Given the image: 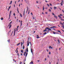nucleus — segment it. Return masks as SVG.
Instances as JSON below:
<instances>
[{
	"label": "nucleus",
	"mask_w": 64,
	"mask_h": 64,
	"mask_svg": "<svg viewBox=\"0 0 64 64\" xmlns=\"http://www.w3.org/2000/svg\"><path fill=\"white\" fill-rule=\"evenodd\" d=\"M23 50H22L21 51V52L22 53H23Z\"/></svg>",
	"instance_id": "nucleus-32"
},
{
	"label": "nucleus",
	"mask_w": 64,
	"mask_h": 64,
	"mask_svg": "<svg viewBox=\"0 0 64 64\" xmlns=\"http://www.w3.org/2000/svg\"><path fill=\"white\" fill-rule=\"evenodd\" d=\"M45 30H44L43 31V32H46V31L47 32V29H48V31H51L52 30L50 29V28H49L48 27L46 28L45 29Z\"/></svg>",
	"instance_id": "nucleus-1"
},
{
	"label": "nucleus",
	"mask_w": 64,
	"mask_h": 64,
	"mask_svg": "<svg viewBox=\"0 0 64 64\" xmlns=\"http://www.w3.org/2000/svg\"><path fill=\"white\" fill-rule=\"evenodd\" d=\"M27 8L28 9V10H27V11H26V13H27V12L28 11V9H29V8H28V7H27Z\"/></svg>",
	"instance_id": "nucleus-19"
},
{
	"label": "nucleus",
	"mask_w": 64,
	"mask_h": 64,
	"mask_svg": "<svg viewBox=\"0 0 64 64\" xmlns=\"http://www.w3.org/2000/svg\"><path fill=\"white\" fill-rule=\"evenodd\" d=\"M58 32H59L60 33H61V32L59 30H58Z\"/></svg>",
	"instance_id": "nucleus-40"
},
{
	"label": "nucleus",
	"mask_w": 64,
	"mask_h": 64,
	"mask_svg": "<svg viewBox=\"0 0 64 64\" xmlns=\"http://www.w3.org/2000/svg\"><path fill=\"white\" fill-rule=\"evenodd\" d=\"M18 27H19V26H17V28H16V30H17V31H18Z\"/></svg>",
	"instance_id": "nucleus-18"
},
{
	"label": "nucleus",
	"mask_w": 64,
	"mask_h": 64,
	"mask_svg": "<svg viewBox=\"0 0 64 64\" xmlns=\"http://www.w3.org/2000/svg\"><path fill=\"white\" fill-rule=\"evenodd\" d=\"M24 14H25V10H24V14H23V16H24Z\"/></svg>",
	"instance_id": "nucleus-30"
},
{
	"label": "nucleus",
	"mask_w": 64,
	"mask_h": 64,
	"mask_svg": "<svg viewBox=\"0 0 64 64\" xmlns=\"http://www.w3.org/2000/svg\"><path fill=\"white\" fill-rule=\"evenodd\" d=\"M54 10H55L56 9H57V7L55 6H54Z\"/></svg>",
	"instance_id": "nucleus-13"
},
{
	"label": "nucleus",
	"mask_w": 64,
	"mask_h": 64,
	"mask_svg": "<svg viewBox=\"0 0 64 64\" xmlns=\"http://www.w3.org/2000/svg\"><path fill=\"white\" fill-rule=\"evenodd\" d=\"M50 6H52V4L51 3H50Z\"/></svg>",
	"instance_id": "nucleus-39"
},
{
	"label": "nucleus",
	"mask_w": 64,
	"mask_h": 64,
	"mask_svg": "<svg viewBox=\"0 0 64 64\" xmlns=\"http://www.w3.org/2000/svg\"><path fill=\"white\" fill-rule=\"evenodd\" d=\"M8 43H10V40L8 39Z\"/></svg>",
	"instance_id": "nucleus-23"
},
{
	"label": "nucleus",
	"mask_w": 64,
	"mask_h": 64,
	"mask_svg": "<svg viewBox=\"0 0 64 64\" xmlns=\"http://www.w3.org/2000/svg\"><path fill=\"white\" fill-rule=\"evenodd\" d=\"M54 17H55V18H56V19H57V16H56L54 15Z\"/></svg>",
	"instance_id": "nucleus-24"
},
{
	"label": "nucleus",
	"mask_w": 64,
	"mask_h": 64,
	"mask_svg": "<svg viewBox=\"0 0 64 64\" xmlns=\"http://www.w3.org/2000/svg\"><path fill=\"white\" fill-rule=\"evenodd\" d=\"M62 12H64V10H62Z\"/></svg>",
	"instance_id": "nucleus-49"
},
{
	"label": "nucleus",
	"mask_w": 64,
	"mask_h": 64,
	"mask_svg": "<svg viewBox=\"0 0 64 64\" xmlns=\"http://www.w3.org/2000/svg\"><path fill=\"white\" fill-rule=\"evenodd\" d=\"M60 24H61V25H62V26H64V24H62V23H60Z\"/></svg>",
	"instance_id": "nucleus-16"
},
{
	"label": "nucleus",
	"mask_w": 64,
	"mask_h": 64,
	"mask_svg": "<svg viewBox=\"0 0 64 64\" xmlns=\"http://www.w3.org/2000/svg\"><path fill=\"white\" fill-rule=\"evenodd\" d=\"M48 58H49V56H48Z\"/></svg>",
	"instance_id": "nucleus-62"
},
{
	"label": "nucleus",
	"mask_w": 64,
	"mask_h": 64,
	"mask_svg": "<svg viewBox=\"0 0 64 64\" xmlns=\"http://www.w3.org/2000/svg\"><path fill=\"white\" fill-rule=\"evenodd\" d=\"M44 9H45V8H44V6H43V11L44 10Z\"/></svg>",
	"instance_id": "nucleus-26"
},
{
	"label": "nucleus",
	"mask_w": 64,
	"mask_h": 64,
	"mask_svg": "<svg viewBox=\"0 0 64 64\" xmlns=\"http://www.w3.org/2000/svg\"><path fill=\"white\" fill-rule=\"evenodd\" d=\"M18 19L17 20V22H18Z\"/></svg>",
	"instance_id": "nucleus-64"
},
{
	"label": "nucleus",
	"mask_w": 64,
	"mask_h": 64,
	"mask_svg": "<svg viewBox=\"0 0 64 64\" xmlns=\"http://www.w3.org/2000/svg\"><path fill=\"white\" fill-rule=\"evenodd\" d=\"M32 63V64H33V62H31L30 64H31Z\"/></svg>",
	"instance_id": "nucleus-44"
},
{
	"label": "nucleus",
	"mask_w": 64,
	"mask_h": 64,
	"mask_svg": "<svg viewBox=\"0 0 64 64\" xmlns=\"http://www.w3.org/2000/svg\"><path fill=\"white\" fill-rule=\"evenodd\" d=\"M28 54V53H26V57H27V55Z\"/></svg>",
	"instance_id": "nucleus-27"
},
{
	"label": "nucleus",
	"mask_w": 64,
	"mask_h": 64,
	"mask_svg": "<svg viewBox=\"0 0 64 64\" xmlns=\"http://www.w3.org/2000/svg\"><path fill=\"white\" fill-rule=\"evenodd\" d=\"M16 30H15L14 31V36H15V32H16Z\"/></svg>",
	"instance_id": "nucleus-17"
},
{
	"label": "nucleus",
	"mask_w": 64,
	"mask_h": 64,
	"mask_svg": "<svg viewBox=\"0 0 64 64\" xmlns=\"http://www.w3.org/2000/svg\"><path fill=\"white\" fill-rule=\"evenodd\" d=\"M10 8H11V6H10L9 8H8V9H10Z\"/></svg>",
	"instance_id": "nucleus-42"
},
{
	"label": "nucleus",
	"mask_w": 64,
	"mask_h": 64,
	"mask_svg": "<svg viewBox=\"0 0 64 64\" xmlns=\"http://www.w3.org/2000/svg\"><path fill=\"white\" fill-rule=\"evenodd\" d=\"M40 38V37L38 36V37H36V38L37 39H38V38Z\"/></svg>",
	"instance_id": "nucleus-36"
},
{
	"label": "nucleus",
	"mask_w": 64,
	"mask_h": 64,
	"mask_svg": "<svg viewBox=\"0 0 64 64\" xmlns=\"http://www.w3.org/2000/svg\"><path fill=\"white\" fill-rule=\"evenodd\" d=\"M49 30H48V31L47 32H48V33H49Z\"/></svg>",
	"instance_id": "nucleus-53"
},
{
	"label": "nucleus",
	"mask_w": 64,
	"mask_h": 64,
	"mask_svg": "<svg viewBox=\"0 0 64 64\" xmlns=\"http://www.w3.org/2000/svg\"><path fill=\"white\" fill-rule=\"evenodd\" d=\"M12 1H11L10 2V4H12Z\"/></svg>",
	"instance_id": "nucleus-20"
},
{
	"label": "nucleus",
	"mask_w": 64,
	"mask_h": 64,
	"mask_svg": "<svg viewBox=\"0 0 64 64\" xmlns=\"http://www.w3.org/2000/svg\"><path fill=\"white\" fill-rule=\"evenodd\" d=\"M50 29H52V28H53V27H50Z\"/></svg>",
	"instance_id": "nucleus-52"
},
{
	"label": "nucleus",
	"mask_w": 64,
	"mask_h": 64,
	"mask_svg": "<svg viewBox=\"0 0 64 64\" xmlns=\"http://www.w3.org/2000/svg\"><path fill=\"white\" fill-rule=\"evenodd\" d=\"M49 54H51V52H49Z\"/></svg>",
	"instance_id": "nucleus-48"
},
{
	"label": "nucleus",
	"mask_w": 64,
	"mask_h": 64,
	"mask_svg": "<svg viewBox=\"0 0 64 64\" xmlns=\"http://www.w3.org/2000/svg\"><path fill=\"white\" fill-rule=\"evenodd\" d=\"M36 3H39V2H38V1H36Z\"/></svg>",
	"instance_id": "nucleus-51"
},
{
	"label": "nucleus",
	"mask_w": 64,
	"mask_h": 64,
	"mask_svg": "<svg viewBox=\"0 0 64 64\" xmlns=\"http://www.w3.org/2000/svg\"><path fill=\"white\" fill-rule=\"evenodd\" d=\"M46 50L47 51V52H48V50L47 49Z\"/></svg>",
	"instance_id": "nucleus-63"
},
{
	"label": "nucleus",
	"mask_w": 64,
	"mask_h": 64,
	"mask_svg": "<svg viewBox=\"0 0 64 64\" xmlns=\"http://www.w3.org/2000/svg\"><path fill=\"white\" fill-rule=\"evenodd\" d=\"M53 34H56V33H55V32H53Z\"/></svg>",
	"instance_id": "nucleus-31"
},
{
	"label": "nucleus",
	"mask_w": 64,
	"mask_h": 64,
	"mask_svg": "<svg viewBox=\"0 0 64 64\" xmlns=\"http://www.w3.org/2000/svg\"><path fill=\"white\" fill-rule=\"evenodd\" d=\"M12 26V25L11 24L9 26V29H10V28H11V26Z\"/></svg>",
	"instance_id": "nucleus-9"
},
{
	"label": "nucleus",
	"mask_w": 64,
	"mask_h": 64,
	"mask_svg": "<svg viewBox=\"0 0 64 64\" xmlns=\"http://www.w3.org/2000/svg\"><path fill=\"white\" fill-rule=\"evenodd\" d=\"M47 34V33L45 32V33L44 34V35H45V34Z\"/></svg>",
	"instance_id": "nucleus-41"
},
{
	"label": "nucleus",
	"mask_w": 64,
	"mask_h": 64,
	"mask_svg": "<svg viewBox=\"0 0 64 64\" xmlns=\"http://www.w3.org/2000/svg\"><path fill=\"white\" fill-rule=\"evenodd\" d=\"M12 21H11L9 24V25H8V26H10V24H11V23H12Z\"/></svg>",
	"instance_id": "nucleus-6"
},
{
	"label": "nucleus",
	"mask_w": 64,
	"mask_h": 64,
	"mask_svg": "<svg viewBox=\"0 0 64 64\" xmlns=\"http://www.w3.org/2000/svg\"><path fill=\"white\" fill-rule=\"evenodd\" d=\"M58 17H59V19H61L62 18L61 16H60L59 15L58 16Z\"/></svg>",
	"instance_id": "nucleus-8"
},
{
	"label": "nucleus",
	"mask_w": 64,
	"mask_h": 64,
	"mask_svg": "<svg viewBox=\"0 0 64 64\" xmlns=\"http://www.w3.org/2000/svg\"><path fill=\"white\" fill-rule=\"evenodd\" d=\"M50 8L52 10V7H50Z\"/></svg>",
	"instance_id": "nucleus-54"
},
{
	"label": "nucleus",
	"mask_w": 64,
	"mask_h": 64,
	"mask_svg": "<svg viewBox=\"0 0 64 64\" xmlns=\"http://www.w3.org/2000/svg\"><path fill=\"white\" fill-rule=\"evenodd\" d=\"M26 52H24V56H25V54H26Z\"/></svg>",
	"instance_id": "nucleus-11"
},
{
	"label": "nucleus",
	"mask_w": 64,
	"mask_h": 64,
	"mask_svg": "<svg viewBox=\"0 0 64 64\" xmlns=\"http://www.w3.org/2000/svg\"><path fill=\"white\" fill-rule=\"evenodd\" d=\"M21 55L22 56V53H21Z\"/></svg>",
	"instance_id": "nucleus-58"
},
{
	"label": "nucleus",
	"mask_w": 64,
	"mask_h": 64,
	"mask_svg": "<svg viewBox=\"0 0 64 64\" xmlns=\"http://www.w3.org/2000/svg\"><path fill=\"white\" fill-rule=\"evenodd\" d=\"M56 28V27L54 26H52V28Z\"/></svg>",
	"instance_id": "nucleus-34"
},
{
	"label": "nucleus",
	"mask_w": 64,
	"mask_h": 64,
	"mask_svg": "<svg viewBox=\"0 0 64 64\" xmlns=\"http://www.w3.org/2000/svg\"><path fill=\"white\" fill-rule=\"evenodd\" d=\"M22 64V62H20V64Z\"/></svg>",
	"instance_id": "nucleus-55"
},
{
	"label": "nucleus",
	"mask_w": 64,
	"mask_h": 64,
	"mask_svg": "<svg viewBox=\"0 0 64 64\" xmlns=\"http://www.w3.org/2000/svg\"><path fill=\"white\" fill-rule=\"evenodd\" d=\"M21 46L22 47V45H23V43L22 42H21Z\"/></svg>",
	"instance_id": "nucleus-21"
},
{
	"label": "nucleus",
	"mask_w": 64,
	"mask_h": 64,
	"mask_svg": "<svg viewBox=\"0 0 64 64\" xmlns=\"http://www.w3.org/2000/svg\"><path fill=\"white\" fill-rule=\"evenodd\" d=\"M17 55H18V56H19V53H18Z\"/></svg>",
	"instance_id": "nucleus-37"
},
{
	"label": "nucleus",
	"mask_w": 64,
	"mask_h": 64,
	"mask_svg": "<svg viewBox=\"0 0 64 64\" xmlns=\"http://www.w3.org/2000/svg\"><path fill=\"white\" fill-rule=\"evenodd\" d=\"M61 20H62V21H63V19L62 18V19H61Z\"/></svg>",
	"instance_id": "nucleus-50"
},
{
	"label": "nucleus",
	"mask_w": 64,
	"mask_h": 64,
	"mask_svg": "<svg viewBox=\"0 0 64 64\" xmlns=\"http://www.w3.org/2000/svg\"><path fill=\"white\" fill-rule=\"evenodd\" d=\"M27 46H28L29 45L30 43V45L31 46V43L30 42H29V41L28 40L27 41Z\"/></svg>",
	"instance_id": "nucleus-2"
},
{
	"label": "nucleus",
	"mask_w": 64,
	"mask_h": 64,
	"mask_svg": "<svg viewBox=\"0 0 64 64\" xmlns=\"http://www.w3.org/2000/svg\"><path fill=\"white\" fill-rule=\"evenodd\" d=\"M49 49H53V48L52 47H51V46H50L49 47Z\"/></svg>",
	"instance_id": "nucleus-10"
},
{
	"label": "nucleus",
	"mask_w": 64,
	"mask_h": 64,
	"mask_svg": "<svg viewBox=\"0 0 64 64\" xmlns=\"http://www.w3.org/2000/svg\"><path fill=\"white\" fill-rule=\"evenodd\" d=\"M35 19V18H34V17H33V19Z\"/></svg>",
	"instance_id": "nucleus-56"
},
{
	"label": "nucleus",
	"mask_w": 64,
	"mask_h": 64,
	"mask_svg": "<svg viewBox=\"0 0 64 64\" xmlns=\"http://www.w3.org/2000/svg\"><path fill=\"white\" fill-rule=\"evenodd\" d=\"M18 49V48H17L16 49V51L17 52V53H18V50H17Z\"/></svg>",
	"instance_id": "nucleus-38"
},
{
	"label": "nucleus",
	"mask_w": 64,
	"mask_h": 64,
	"mask_svg": "<svg viewBox=\"0 0 64 64\" xmlns=\"http://www.w3.org/2000/svg\"><path fill=\"white\" fill-rule=\"evenodd\" d=\"M52 15H54V16H55V14H54V13H53L52 12Z\"/></svg>",
	"instance_id": "nucleus-29"
},
{
	"label": "nucleus",
	"mask_w": 64,
	"mask_h": 64,
	"mask_svg": "<svg viewBox=\"0 0 64 64\" xmlns=\"http://www.w3.org/2000/svg\"><path fill=\"white\" fill-rule=\"evenodd\" d=\"M11 12H12V11L11 10L10 12V14H9V18H10V16L11 15Z\"/></svg>",
	"instance_id": "nucleus-3"
},
{
	"label": "nucleus",
	"mask_w": 64,
	"mask_h": 64,
	"mask_svg": "<svg viewBox=\"0 0 64 64\" xmlns=\"http://www.w3.org/2000/svg\"><path fill=\"white\" fill-rule=\"evenodd\" d=\"M47 5L48 6V7H49V4H47Z\"/></svg>",
	"instance_id": "nucleus-43"
},
{
	"label": "nucleus",
	"mask_w": 64,
	"mask_h": 64,
	"mask_svg": "<svg viewBox=\"0 0 64 64\" xmlns=\"http://www.w3.org/2000/svg\"><path fill=\"white\" fill-rule=\"evenodd\" d=\"M45 13H46V14H47V12H45Z\"/></svg>",
	"instance_id": "nucleus-60"
},
{
	"label": "nucleus",
	"mask_w": 64,
	"mask_h": 64,
	"mask_svg": "<svg viewBox=\"0 0 64 64\" xmlns=\"http://www.w3.org/2000/svg\"><path fill=\"white\" fill-rule=\"evenodd\" d=\"M45 2H48L46 0H45Z\"/></svg>",
	"instance_id": "nucleus-61"
},
{
	"label": "nucleus",
	"mask_w": 64,
	"mask_h": 64,
	"mask_svg": "<svg viewBox=\"0 0 64 64\" xmlns=\"http://www.w3.org/2000/svg\"><path fill=\"white\" fill-rule=\"evenodd\" d=\"M20 16L21 17H22V15L21 14V13H20Z\"/></svg>",
	"instance_id": "nucleus-12"
},
{
	"label": "nucleus",
	"mask_w": 64,
	"mask_h": 64,
	"mask_svg": "<svg viewBox=\"0 0 64 64\" xmlns=\"http://www.w3.org/2000/svg\"><path fill=\"white\" fill-rule=\"evenodd\" d=\"M26 50H27V52H28V48H27Z\"/></svg>",
	"instance_id": "nucleus-33"
},
{
	"label": "nucleus",
	"mask_w": 64,
	"mask_h": 64,
	"mask_svg": "<svg viewBox=\"0 0 64 64\" xmlns=\"http://www.w3.org/2000/svg\"><path fill=\"white\" fill-rule=\"evenodd\" d=\"M59 16H63V15H62V14H60Z\"/></svg>",
	"instance_id": "nucleus-35"
},
{
	"label": "nucleus",
	"mask_w": 64,
	"mask_h": 64,
	"mask_svg": "<svg viewBox=\"0 0 64 64\" xmlns=\"http://www.w3.org/2000/svg\"><path fill=\"white\" fill-rule=\"evenodd\" d=\"M45 9H47V7L46 8H45Z\"/></svg>",
	"instance_id": "nucleus-59"
},
{
	"label": "nucleus",
	"mask_w": 64,
	"mask_h": 64,
	"mask_svg": "<svg viewBox=\"0 0 64 64\" xmlns=\"http://www.w3.org/2000/svg\"><path fill=\"white\" fill-rule=\"evenodd\" d=\"M31 14H32V15H33V14H32V12H31Z\"/></svg>",
	"instance_id": "nucleus-57"
},
{
	"label": "nucleus",
	"mask_w": 64,
	"mask_h": 64,
	"mask_svg": "<svg viewBox=\"0 0 64 64\" xmlns=\"http://www.w3.org/2000/svg\"><path fill=\"white\" fill-rule=\"evenodd\" d=\"M21 26H22V21L21 20L20 21Z\"/></svg>",
	"instance_id": "nucleus-7"
},
{
	"label": "nucleus",
	"mask_w": 64,
	"mask_h": 64,
	"mask_svg": "<svg viewBox=\"0 0 64 64\" xmlns=\"http://www.w3.org/2000/svg\"><path fill=\"white\" fill-rule=\"evenodd\" d=\"M13 15L14 16H15V13H14Z\"/></svg>",
	"instance_id": "nucleus-45"
},
{
	"label": "nucleus",
	"mask_w": 64,
	"mask_h": 64,
	"mask_svg": "<svg viewBox=\"0 0 64 64\" xmlns=\"http://www.w3.org/2000/svg\"><path fill=\"white\" fill-rule=\"evenodd\" d=\"M58 43H60V40H59L58 39Z\"/></svg>",
	"instance_id": "nucleus-28"
},
{
	"label": "nucleus",
	"mask_w": 64,
	"mask_h": 64,
	"mask_svg": "<svg viewBox=\"0 0 64 64\" xmlns=\"http://www.w3.org/2000/svg\"><path fill=\"white\" fill-rule=\"evenodd\" d=\"M26 3H29V0H26Z\"/></svg>",
	"instance_id": "nucleus-14"
},
{
	"label": "nucleus",
	"mask_w": 64,
	"mask_h": 64,
	"mask_svg": "<svg viewBox=\"0 0 64 64\" xmlns=\"http://www.w3.org/2000/svg\"><path fill=\"white\" fill-rule=\"evenodd\" d=\"M62 2L60 3V4L61 6H62V5H63V4H62V3H63V0H62Z\"/></svg>",
	"instance_id": "nucleus-4"
},
{
	"label": "nucleus",
	"mask_w": 64,
	"mask_h": 64,
	"mask_svg": "<svg viewBox=\"0 0 64 64\" xmlns=\"http://www.w3.org/2000/svg\"><path fill=\"white\" fill-rule=\"evenodd\" d=\"M24 48H25V46H24V45L23 46V47L22 48V49H24Z\"/></svg>",
	"instance_id": "nucleus-22"
},
{
	"label": "nucleus",
	"mask_w": 64,
	"mask_h": 64,
	"mask_svg": "<svg viewBox=\"0 0 64 64\" xmlns=\"http://www.w3.org/2000/svg\"><path fill=\"white\" fill-rule=\"evenodd\" d=\"M19 44H20V42L19 43H18L16 45L17 46H19Z\"/></svg>",
	"instance_id": "nucleus-15"
},
{
	"label": "nucleus",
	"mask_w": 64,
	"mask_h": 64,
	"mask_svg": "<svg viewBox=\"0 0 64 64\" xmlns=\"http://www.w3.org/2000/svg\"><path fill=\"white\" fill-rule=\"evenodd\" d=\"M61 27H63V28L64 29V26H61Z\"/></svg>",
	"instance_id": "nucleus-46"
},
{
	"label": "nucleus",
	"mask_w": 64,
	"mask_h": 64,
	"mask_svg": "<svg viewBox=\"0 0 64 64\" xmlns=\"http://www.w3.org/2000/svg\"><path fill=\"white\" fill-rule=\"evenodd\" d=\"M30 50L31 51V53L33 54V49H31Z\"/></svg>",
	"instance_id": "nucleus-5"
},
{
	"label": "nucleus",
	"mask_w": 64,
	"mask_h": 64,
	"mask_svg": "<svg viewBox=\"0 0 64 64\" xmlns=\"http://www.w3.org/2000/svg\"><path fill=\"white\" fill-rule=\"evenodd\" d=\"M0 19L1 20H3V18H0Z\"/></svg>",
	"instance_id": "nucleus-25"
},
{
	"label": "nucleus",
	"mask_w": 64,
	"mask_h": 64,
	"mask_svg": "<svg viewBox=\"0 0 64 64\" xmlns=\"http://www.w3.org/2000/svg\"><path fill=\"white\" fill-rule=\"evenodd\" d=\"M49 11L50 12H51V9H49Z\"/></svg>",
	"instance_id": "nucleus-47"
}]
</instances>
